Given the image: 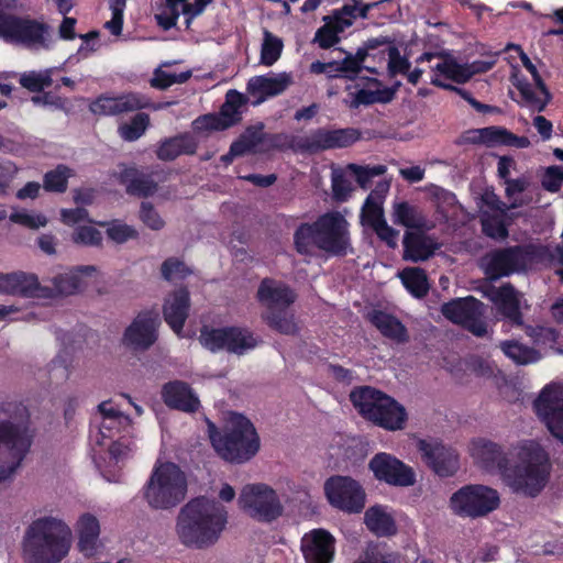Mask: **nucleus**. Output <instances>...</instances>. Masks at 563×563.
I'll use <instances>...</instances> for the list:
<instances>
[{"label": "nucleus", "mask_w": 563, "mask_h": 563, "mask_svg": "<svg viewBox=\"0 0 563 563\" xmlns=\"http://www.w3.org/2000/svg\"><path fill=\"white\" fill-rule=\"evenodd\" d=\"M228 523L224 506L207 498H196L179 511L176 534L181 544L198 550L213 547Z\"/></svg>", "instance_id": "1"}, {"label": "nucleus", "mask_w": 563, "mask_h": 563, "mask_svg": "<svg viewBox=\"0 0 563 563\" xmlns=\"http://www.w3.org/2000/svg\"><path fill=\"white\" fill-rule=\"evenodd\" d=\"M514 463L504 468L501 482L514 494L534 498L544 489L551 473L548 452L529 441L514 450Z\"/></svg>", "instance_id": "2"}, {"label": "nucleus", "mask_w": 563, "mask_h": 563, "mask_svg": "<svg viewBox=\"0 0 563 563\" xmlns=\"http://www.w3.org/2000/svg\"><path fill=\"white\" fill-rule=\"evenodd\" d=\"M73 531L58 517L45 516L34 520L26 529L22 553L26 563H59L68 556Z\"/></svg>", "instance_id": "3"}, {"label": "nucleus", "mask_w": 563, "mask_h": 563, "mask_svg": "<svg viewBox=\"0 0 563 563\" xmlns=\"http://www.w3.org/2000/svg\"><path fill=\"white\" fill-rule=\"evenodd\" d=\"M32 442L26 408L16 401L0 404V483L20 465Z\"/></svg>", "instance_id": "4"}, {"label": "nucleus", "mask_w": 563, "mask_h": 563, "mask_svg": "<svg viewBox=\"0 0 563 563\" xmlns=\"http://www.w3.org/2000/svg\"><path fill=\"white\" fill-rule=\"evenodd\" d=\"M295 245L301 254L318 249L332 255H344L351 247L349 223L339 211L327 212L313 223L297 229Z\"/></svg>", "instance_id": "5"}, {"label": "nucleus", "mask_w": 563, "mask_h": 563, "mask_svg": "<svg viewBox=\"0 0 563 563\" xmlns=\"http://www.w3.org/2000/svg\"><path fill=\"white\" fill-rule=\"evenodd\" d=\"M208 432L214 450L230 462H245L260 449V440L254 427L249 419L239 413H229L223 435L217 431L211 421H208Z\"/></svg>", "instance_id": "6"}, {"label": "nucleus", "mask_w": 563, "mask_h": 563, "mask_svg": "<svg viewBox=\"0 0 563 563\" xmlns=\"http://www.w3.org/2000/svg\"><path fill=\"white\" fill-rule=\"evenodd\" d=\"M187 486V476L178 465L156 463L143 487V497L152 509L167 510L186 498Z\"/></svg>", "instance_id": "7"}, {"label": "nucleus", "mask_w": 563, "mask_h": 563, "mask_svg": "<svg viewBox=\"0 0 563 563\" xmlns=\"http://www.w3.org/2000/svg\"><path fill=\"white\" fill-rule=\"evenodd\" d=\"M351 401L367 420L387 430H401L407 420L405 408L382 391L364 386L354 389Z\"/></svg>", "instance_id": "8"}, {"label": "nucleus", "mask_w": 563, "mask_h": 563, "mask_svg": "<svg viewBox=\"0 0 563 563\" xmlns=\"http://www.w3.org/2000/svg\"><path fill=\"white\" fill-rule=\"evenodd\" d=\"M100 445H107L110 440L109 454L112 460H123L132 450L129 437L133 433V427L129 416L123 413L113 400L102 401L98 406Z\"/></svg>", "instance_id": "9"}, {"label": "nucleus", "mask_w": 563, "mask_h": 563, "mask_svg": "<svg viewBox=\"0 0 563 563\" xmlns=\"http://www.w3.org/2000/svg\"><path fill=\"white\" fill-rule=\"evenodd\" d=\"M360 139L357 130L319 128L301 135L279 134L275 139V145L291 148L301 153H319L323 151L347 147Z\"/></svg>", "instance_id": "10"}, {"label": "nucleus", "mask_w": 563, "mask_h": 563, "mask_svg": "<svg viewBox=\"0 0 563 563\" xmlns=\"http://www.w3.org/2000/svg\"><path fill=\"white\" fill-rule=\"evenodd\" d=\"M0 38L35 52L48 51L55 43L47 24L18 15H0Z\"/></svg>", "instance_id": "11"}, {"label": "nucleus", "mask_w": 563, "mask_h": 563, "mask_svg": "<svg viewBox=\"0 0 563 563\" xmlns=\"http://www.w3.org/2000/svg\"><path fill=\"white\" fill-rule=\"evenodd\" d=\"M499 505V493L481 484L462 486L450 496L448 504L450 511L462 519L484 518Z\"/></svg>", "instance_id": "12"}, {"label": "nucleus", "mask_w": 563, "mask_h": 563, "mask_svg": "<svg viewBox=\"0 0 563 563\" xmlns=\"http://www.w3.org/2000/svg\"><path fill=\"white\" fill-rule=\"evenodd\" d=\"M430 65L432 73L431 84L444 89L457 90L446 81H454L456 84H464L468 81L474 75L483 74L492 69L496 63L495 59L489 60H475L470 64H460L452 57L437 56L431 53L421 55L417 63L432 62Z\"/></svg>", "instance_id": "13"}, {"label": "nucleus", "mask_w": 563, "mask_h": 563, "mask_svg": "<svg viewBox=\"0 0 563 563\" xmlns=\"http://www.w3.org/2000/svg\"><path fill=\"white\" fill-rule=\"evenodd\" d=\"M238 504L251 518L262 522L276 520L284 511L277 492L264 483L245 485L239 495Z\"/></svg>", "instance_id": "14"}, {"label": "nucleus", "mask_w": 563, "mask_h": 563, "mask_svg": "<svg viewBox=\"0 0 563 563\" xmlns=\"http://www.w3.org/2000/svg\"><path fill=\"white\" fill-rule=\"evenodd\" d=\"M324 494L331 506L347 512H361L366 503V493L362 485L350 476L335 475L324 483Z\"/></svg>", "instance_id": "15"}, {"label": "nucleus", "mask_w": 563, "mask_h": 563, "mask_svg": "<svg viewBox=\"0 0 563 563\" xmlns=\"http://www.w3.org/2000/svg\"><path fill=\"white\" fill-rule=\"evenodd\" d=\"M199 340L205 347L212 352L225 350L239 355L257 345V340L251 332L239 328L212 329L205 327Z\"/></svg>", "instance_id": "16"}, {"label": "nucleus", "mask_w": 563, "mask_h": 563, "mask_svg": "<svg viewBox=\"0 0 563 563\" xmlns=\"http://www.w3.org/2000/svg\"><path fill=\"white\" fill-rule=\"evenodd\" d=\"M533 410L551 434L563 443V387L544 386L533 401Z\"/></svg>", "instance_id": "17"}, {"label": "nucleus", "mask_w": 563, "mask_h": 563, "mask_svg": "<svg viewBox=\"0 0 563 563\" xmlns=\"http://www.w3.org/2000/svg\"><path fill=\"white\" fill-rule=\"evenodd\" d=\"M441 312L446 319L466 328L476 336H483L487 332L483 320L484 303L472 296L456 298L442 305Z\"/></svg>", "instance_id": "18"}, {"label": "nucleus", "mask_w": 563, "mask_h": 563, "mask_svg": "<svg viewBox=\"0 0 563 563\" xmlns=\"http://www.w3.org/2000/svg\"><path fill=\"white\" fill-rule=\"evenodd\" d=\"M417 449L422 461L439 476L448 477L457 472L459 454L453 448L437 439H420Z\"/></svg>", "instance_id": "19"}, {"label": "nucleus", "mask_w": 563, "mask_h": 563, "mask_svg": "<svg viewBox=\"0 0 563 563\" xmlns=\"http://www.w3.org/2000/svg\"><path fill=\"white\" fill-rule=\"evenodd\" d=\"M368 467L376 479L393 486L408 487L416 482L415 472L410 466L385 452L375 454Z\"/></svg>", "instance_id": "20"}, {"label": "nucleus", "mask_w": 563, "mask_h": 563, "mask_svg": "<svg viewBox=\"0 0 563 563\" xmlns=\"http://www.w3.org/2000/svg\"><path fill=\"white\" fill-rule=\"evenodd\" d=\"M528 265V253L519 246L496 250L482 258L485 274L497 279L518 272Z\"/></svg>", "instance_id": "21"}, {"label": "nucleus", "mask_w": 563, "mask_h": 563, "mask_svg": "<svg viewBox=\"0 0 563 563\" xmlns=\"http://www.w3.org/2000/svg\"><path fill=\"white\" fill-rule=\"evenodd\" d=\"M484 296L489 299L497 313L508 320L511 324H522L520 309L526 306L522 294L517 291L510 284H504L499 287L488 285L483 290Z\"/></svg>", "instance_id": "22"}, {"label": "nucleus", "mask_w": 563, "mask_h": 563, "mask_svg": "<svg viewBox=\"0 0 563 563\" xmlns=\"http://www.w3.org/2000/svg\"><path fill=\"white\" fill-rule=\"evenodd\" d=\"M294 84L290 73H268L251 77L246 84V93L254 106H258L269 98L284 93Z\"/></svg>", "instance_id": "23"}, {"label": "nucleus", "mask_w": 563, "mask_h": 563, "mask_svg": "<svg viewBox=\"0 0 563 563\" xmlns=\"http://www.w3.org/2000/svg\"><path fill=\"white\" fill-rule=\"evenodd\" d=\"M159 320L156 313L145 311L139 313L132 323L125 329L122 342L133 351H145L157 339Z\"/></svg>", "instance_id": "24"}, {"label": "nucleus", "mask_w": 563, "mask_h": 563, "mask_svg": "<svg viewBox=\"0 0 563 563\" xmlns=\"http://www.w3.org/2000/svg\"><path fill=\"white\" fill-rule=\"evenodd\" d=\"M74 529L77 538L76 549L85 559H93L102 552L101 526L97 516L91 512L80 514Z\"/></svg>", "instance_id": "25"}, {"label": "nucleus", "mask_w": 563, "mask_h": 563, "mask_svg": "<svg viewBox=\"0 0 563 563\" xmlns=\"http://www.w3.org/2000/svg\"><path fill=\"white\" fill-rule=\"evenodd\" d=\"M468 452L474 462L489 473L503 477L504 468L509 465V459L504 448L490 440L477 438L470 442Z\"/></svg>", "instance_id": "26"}, {"label": "nucleus", "mask_w": 563, "mask_h": 563, "mask_svg": "<svg viewBox=\"0 0 563 563\" xmlns=\"http://www.w3.org/2000/svg\"><path fill=\"white\" fill-rule=\"evenodd\" d=\"M168 103L151 104L150 100L137 93H128L120 97L102 96L90 104V110L99 115H114L144 108L159 110Z\"/></svg>", "instance_id": "27"}, {"label": "nucleus", "mask_w": 563, "mask_h": 563, "mask_svg": "<svg viewBox=\"0 0 563 563\" xmlns=\"http://www.w3.org/2000/svg\"><path fill=\"white\" fill-rule=\"evenodd\" d=\"M301 550L307 563H331L335 553V539L324 529H314L302 537Z\"/></svg>", "instance_id": "28"}, {"label": "nucleus", "mask_w": 563, "mask_h": 563, "mask_svg": "<svg viewBox=\"0 0 563 563\" xmlns=\"http://www.w3.org/2000/svg\"><path fill=\"white\" fill-rule=\"evenodd\" d=\"M99 271L93 265L78 266L69 268L63 273L57 274L53 277V292L58 295H73L80 291L89 284L95 283L98 279Z\"/></svg>", "instance_id": "29"}, {"label": "nucleus", "mask_w": 563, "mask_h": 563, "mask_svg": "<svg viewBox=\"0 0 563 563\" xmlns=\"http://www.w3.org/2000/svg\"><path fill=\"white\" fill-rule=\"evenodd\" d=\"M257 298L266 308L265 312H273L289 308L295 302L297 296L285 283L265 278L257 289Z\"/></svg>", "instance_id": "30"}, {"label": "nucleus", "mask_w": 563, "mask_h": 563, "mask_svg": "<svg viewBox=\"0 0 563 563\" xmlns=\"http://www.w3.org/2000/svg\"><path fill=\"white\" fill-rule=\"evenodd\" d=\"M0 292L38 298L51 296L49 288L41 286L35 275L22 272L1 275Z\"/></svg>", "instance_id": "31"}, {"label": "nucleus", "mask_w": 563, "mask_h": 563, "mask_svg": "<svg viewBox=\"0 0 563 563\" xmlns=\"http://www.w3.org/2000/svg\"><path fill=\"white\" fill-rule=\"evenodd\" d=\"M520 59L526 69L531 74L536 88H532L528 82L522 81H518L516 86L529 107L534 110L542 111L549 103L551 95L539 75L537 67L532 64L529 57L525 53H521Z\"/></svg>", "instance_id": "32"}, {"label": "nucleus", "mask_w": 563, "mask_h": 563, "mask_svg": "<svg viewBox=\"0 0 563 563\" xmlns=\"http://www.w3.org/2000/svg\"><path fill=\"white\" fill-rule=\"evenodd\" d=\"M162 397L166 406L184 412H196L200 407L197 395L184 382L175 380L165 384Z\"/></svg>", "instance_id": "33"}, {"label": "nucleus", "mask_w": 563, "mask_h": 563, "mask_svg": "<svg viewBox=\"0 0 563 563\" xmlns=\"http://www.w3.org/2000/svg\"><path fill=\"white\" fill-rule=\"evenodd\" d=\"M189 294L186 289H179L170 294L163 307L165 321L174 330L179 333L183 329L185 320L188 317Z\"/></svg>", "instance_id": "34"}, {"label": "nucleus", "mask_w": 563, "mask_h": 563, "mask_svg": "<svg viewBox=\"0 0 563 563\" xmlns=\"http://www.w3.org/2000/svg\"><path fill=\"white\" fill-rule=\"evenodd\" d=\"M467 140L471 142H482L489 145L504 144L515 146L517 148H526L530 145V141L526 136H517L505 129L489 126L468 132Z\"/></svg>", "instance_id": "35"}, {"label": "nucleus", "mask_w": 563, "mask_h": 563, "mask_svg": "<svg viewBox=\"0 0 563 563\" xmlns=\"http://www.w3.org/2000/svg\"><path fill=\"white\" fill-rule=\"evenodd\" d=\"M364 523L377 537H389L397 532L394 514L387 506L369 507L364 514Z\"/></svg>", "instance_id": "36"}, {"label": "nucleus", "mask_w": 563, "mask_h": 563, "mask_svg": "<svg viewBox=\"0 0 563 563\" xmlns=\"http://www.w3.org/2000/svg\"><path fill=\"white\" fill-rule=\"evenodd\" d=\"M437 244L422 232L408 231L404 238V258L411 262L428 260L435 251Z\"/></svg>", "instance_id": "37"}, {"label": "nucleus", "mask_w": 563, "mask_h": 563, "mask_svg": "<svg viewBox=\"0 0 563 563\" xmlns=\"http://www.w3.org/2000/svg\"><path fill=\"white\" fill-rule=\"evenodd\" d=\"M368 319L384 336L397 343L408 341V333L405 325L394 316L384 311L374 310L368 313Z\"/></svg>", "instance_id": "38"}, {"label": "nucleus", "mask_w": 563, "mask_h": 563, "mask_svg": "<svg viewBox=\"0 0 563 563\" xmlns=\"http://www.w3.org/2000/svg\"><path fill=\"white\" fill-rule=\"evenodd\" d=\"M121 181L125 185L128 192L147 197L157 189V183L152 175L140 173L135 168H125L121 173Z\"/></svg>", "instance_id": "39"}, {"label": "nucleus", "mask_w": 563, "mask_h": 563, "mask_svg": "<svg viewBox=\"0 0 563 563\" xmlns=\"http://www.w3.org/2000/svg\"><path fill=\"white\" fill-rule=\"evenodd\" d=\"M393 220L395 223L401 224L408 229L420 230L426 227V219L421 211L406 201L394 203Z\"/></svg>", "instance_id": "40"}, {"label": "nucleus", "mask_w": 563, "mask_h": 563, "mask_svg": "<svg viewBox=\"0 0 563 563\" xmlns=\"http://www.w3.org/2000/svg\"><path fill=\"white\" fill-rule=\"evenodd\" d=\"M195 151L196 143L192 139L181 135L163 142L157 150V156L163 161H173L181 154H192Z\"/></svg>", "instance_id": "41"}, {"label": "nucleus", "mask_w": 563, "mask_h": 563, "mask_svg": "<svg viewBox=\"0 0 563 563\" xmlns=\"http://www.w3.org/2000/svg\"><path fill=\"white\" fill-rule=\"evenodd\" d=\"M504 354L519 365L536 363L541 358V354L517 341H505L500 343Z\"/></svg>", "instance_id": "42"}, {"label": "nucleus", "mask_w": 563, "mask_h": 563, "mask_svg": "<svg viewBox=\"0 0 563 563\" xmlns=\"http://www.w3.org/2000/svg\"><path fill=\"white\" fill-rule=\"evenodd\" d=\"M372 57L378 58L382 64H387L388 75L390 77L399 74H407L410 67L408 59L401 56L399 49L395 46L389 45Z\"/></svg>", "instance_id": "43"}, {"label": "nucleus", "mask_w": 563, "mask_h": 563, "mask_svg": "<svg viewBox=\"0 0 563 563\" xmlns=\"http://www.w3.org/2000/svg\"><path fill=\"white\" fill-rule=\"evenodd\" d=\"M507 210L495 212L483 211L482 225L486 235L493 239H505L508 235L506 223Z\"/></svg>", "instance_id": "44"}, {"label": "nucleus", "mask_w": 563, "mask_h": 563, "mask_svg": "<svg viewBox=\"0 0 563 563\" xmlns=\"http://www.w3.org/2000/svg\"><path fill=\"white\" fill-rule=\"evenodd\" d=\"M353 174L345 168H333L331 174L332 192L333 198L338 201H345L352 194L353 187Z\"/></svg>", "instance_id": "45"}, {"label": "nucleus", "mask_w": 563, "mask_h": 563, "mask_svg": "<svg viewBox=\"0 0 563 563\" xmlns=\"http://www.w3.org/2000/svg\"><path fill=\"white\" fill-rule=\"evenodd\" d=\"M264 319L271 328L283 334H295L298 331L297 322L289 308L265 312Z\"/></svg>", "instance_id": "46"}, {"label": "nucleus", "mask_w": 563, "mask_h": 563, "mask_svg": "<svg viewBox=\"0 0 563 563\" xmlns=\"http://www.w3.org/2000/svg\"><path fill=\"white\" fill-rule=\"evenodd\" d=\"M245 103V97L236 90H230L227 93L220 115L228 128L232 126L241 119V107Z\"/></svg>", "instance_id": "47"}, {"label": "nucleus", "mask_w": 563, "mask_h": 563, "mask_svg": "<svg viewBox=\"0 0 563 563\" xmlns=\"http://www.w3.org/2000/svg\"><path fill=\"white\" fill-rule=\"evenodd\" d=\"M371 55L365 51H357L355 55H347L342 62H338V75L343 74L346 77L355 76L362 68L373 74H378L375 66L363 65Z\"/></svg>", "instance_id": "48"}, {"label": "nucleus", "mask_w": 563, "mask_h": 563, "mask_svg": "<svg viewBox=\"0 0 563 563\" xmlns=\"http://www.w3.org/2000/svg\"><path fill=\"white\" fill-rule=\"evenodd\" d=\"M404 286L416 297H422L429 289L427 276L419 267H408L400 273Z\"/></svg>", "instance_id": "49"}, {"label": "nucleus", "mask_w": 563, "mask_h": 563, "mask_svg": "<svg viewBox=\"0 0 563 563\" xmlns=\"http://www.w3.org/2000/svg\"><path fill=\"white\" fill-rule=\"evenodd\" d=\"M393 98V92L389 90H367L361 89L355 93H351L345 103L350 108H358L360 106H368L377 102H388Z\"/></svg>", "instance_id": "50"}, {"label": "nucleus", "mask_w": 563, "mask_h": 563, "mask_svg": "<svg viewBox=\"0 0 563 563\" xmlns=\"http://www.w3.org/2000/svg\"><path fill=\"white\" fill-rule=\"evenodd\" d=\"M283 47L282 38L265 30L263 33L261 63L265 66L274 65L279 59Z\"/></svg>", "instance_id": "51"}, {"label": "nucleus", "mask_w": 563, "mask_h": 563, "mask_svg": "<svg viewBox=\"0 0 563 563\" xmlns=\"http://www.w3.org/2000/svg\"><path fill=\"white\" fill-rule=\"evenodd\" d=\"M9 220L31 230L43 228L48 222L44 214L24 209L13 210L9 216Z\"/></svg>", "instance_id": "52"}, {"label": "nucleus", "mask_w": 563, "mask_h": 563, "mask_svg": "<svg viewBox=\"0 0 563 563\" xmlns=\"http://www.w3.org/2000/svg\"><path fill=\"white\" fill-rule=\"evenodd\" d=\"M150 124L146 113H137L133 119L119 128V133L125 141H135L143 135Z\"/></svg>", "instance_id": "53"}, {"label": "nucleus", "mask_w": 563, "mask_h": 563, "mask_svg": "<svg viewBox=\"0 0 563 563\" xmlns=\"http://www.w3.org/2000/svg\"><path fill=\"white\" fill-rule=\"evenodd\" d=\"M73 176V170L67 166L59 165L44 176V188L47 191L63 192L67 187V179Z\"/></svg>", "instance_id": "54"}, {"label": "nucleus", "mask_w": 563, "mask_h": 563, "mask_svg": "<svg viewBox=\"0 0 563 563\" xmlns=\"http://www.w3.org/2000/svg\"><path fill=\"white\" fill-rule=\"evenodd\" d=\"M362 219L369 227L384 221L383 202L376 194H369L362 207Z\"/></svg>", "instance_id": "55"}, {"label": "nucleus", "mask_w": 563, "mask_h": 563, "mask_svg": "<svg viewBox=\"0 0 563 563\" xmlns=\"http://www.w3.org/2000/svg\"><path fill=\"white\" fill-rule=\"evenodd\" d=\"M52 73L53 69L24 73L20 77V84L31 91H41L52 85Z\"/></svg>", "instance_id": "56"}, {"label": "nucleus", "mask_w": 563, "mask_h": 563, "mask_svg": "<svg viewBox=\"0 0 563 563\" xmlns=\"http://www.w3.org/2000/svg\"><path fill=\"white\" fill-rule=\"evenodd\" d=\"M354 563H398V559L378 544H368Z\"/></svg>", "instance_id": "57"}, {"label": "nucleus", "mask_w": 563, "mask_h": 563, "mask_svg": "<svg viewBox=\"0 0 563 563\" xmlns=\"http://www.w3.org/2000/svg\"><path fill=\"white\" fill-rule=\"evenodd\" d=\"M190 71L177 74L170 70H164L158 68L155 70L154 76L151 79V85L158 89H166L174 84L185 82L190 77Z\"/></svg>", "instance_id": "58"}, {"label": "nucleus", "mask_w": 563, "mask_h": 563, "mask_svg": "<svg viewBox=\"0 0 563 563\" xmlns=\"http://www.w3.org/2000/svg\"><path fill=\"white\" fill-rule=\"evenodd\" d=\"M347 168L351 170V174H353V177L362 188H367L373 177L380 176L386 172V166L384 165L368 167L349 164Z\"/></svg>", "instance_id": "59"}, {"label": "nucleus", "mask_w": 563, "mask_h": 563, "mask_svg": "<svg viewBox=\"0 0 563 563\" xmlns=\"http://www.w3.org/2000/svg\"><path fill=\"white\" fill-rule=\"evenodd\" d=\"M356 5H344L341 10L335 11L324 20H328V22L335 27L336 32L342 33L353 24L356 18Z\"/></svg>", "instance_id": "60"}, {"label": "nucleus", "mask_w": 563, "mask_h": 563, "mask_svg": "<svg viewBox=\"0 0 563 563\" xmlns=\"http://www.w3.org/2000/svg\"><path fill=\"white\" fill-rule=\"evenodd\" d=\"M162 275L166 280L177 282L190 274L189 267L178 258H168L162 264Z\"/></svg>", "instance_id": "61"}, {"label": "nucleus", "mask_w": 563, "mask_h": 563, "mask_svg": "<svg viewBox=\"0 0 563 563\" xmlns=\"http://www.w3.org/2000/svg\"><path fill=\"white\" fill-rule=\"evenodd\" d=\"M505 183V191L507 198L510 200V208H517L525 203V201L518 197L519 194L523 192L529 186L527 177L522 176L516 179H507Z\"/></svg>", "instance_id": "62"}, {"label": "nucleus", "mask_w": 563, "mask_h": 563, "mask_svg": "<svg viewBox=\"0 0 563 563\" xmlns=\"http://www.w3.org/2000/svg\"><path fill=\"white\" fill-rule=\"evenodd\" d=\"M73 240L79 244L97 246L102 241V233L90 224H79L74 232Z\"/></svg>", "instance_id": "63"}, {"label": "nucleus", "mask_w": 563, "mask_h": 563, "mask_svg": "<svg viewBox=\"0 0 563 563\" xmlns=\"http://www.w3.org/2000/svg\"><path fill=\"white\" fill-rule=\"evenodd\" d=\"M107 234L110 240L121 244L137 238V231L121 221H113L108 225Z\"/></svg>", "instance_id": "64"}]
</instances>
